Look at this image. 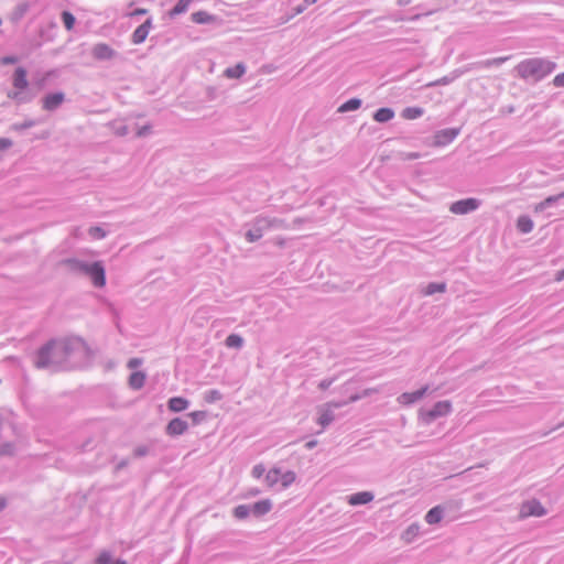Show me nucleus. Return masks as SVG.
Masks as SVG:
<instances>
[{
	"mask_svg": "<svg viewBox=\"0 0 564 564\" xmlns=\"http://www.w3.org/2000/svg\"><path fill=\"white\" fill-rule=\"evenodd\" d=\"M112 131L118 137H124L130 132L129 127L122 121L112 122Z\"/></svg>",
	"mask_w": 564,
	"mask_h": 564,
	"instance_id": "35",
	"label": "nucleus"
},
{
	"mask_svg": "<svg viewBox=\"0 0 564 564\" xmlns=\"http://www.w3.org/2000/svg\"><path fill=\"white\" fill-rule=\"evenodd\" d=\"M68 269L75 273L87 275L90 269L91 262L78 260V259H68L66 261Z\"/></svg>",
	"mask_w": 564,
	"mask_h": 564,
	"instance_id": "18",
	"label": "nucleus"
},
{
	"mask_svg": "<svg viewBox=\"0 0 564 564\" xmlns=\"http://www.w3.org/2000/svg\"><path fill=\"white\" fill-rule=\"evenodd\" d=\"M193 0H180L176 6L170 11L171 17L182 14L187 11Z\"/></svg>",
	"mask_w": 564,
	"mask_h": 564,
	"instance_id": "32",
	"label": "nucleus"
},
{
	"mask_svg": "<svg viewBox=\"0 0 564 564\" xmlns=\"http://www.w3.org/2000/svg\"><path fill=\"white\" fill-rule=\"evenodd\" d=\"M328 403H329V406H332L335 410V409H339V408H343V406L347 405L348 404V400L330 401Z\"/></svg>",
	"mask_w": 564,
	"mask_h": 564,
	"instance_id": "53",
	"label": "nucleus"
},
{
	"mask_svg": "<svg viewBox=\"0 0 564 564\" xmlns=\"http://www.w3.org/2000/svg\"><path fill=\"white\" fill-rule=\"evenodd\" d=\"M295 479L296 475L294 471H283L279 467H273L265 474L267 486L276 490H284L289 488Z\"/></svg>",
	"mask_w": 564,
	"mask_h": 564,
	"instance_id": "4",
	"label": "nucleus"
},
{
	"mask_svg": "<svg viewBox=\"0 0 564 564\" xmlns=\"http://www.w3.org/2000/svg\"><path fill=\"white\" fill-rule=\"evenodd\" d=\"M65 100V95L62 91L52 93L42 99V107L44 110L54 111L58 109Z\"/></svg>",
	"mask_w": 564,
	"mask_h": 564,
	"instance_id": "12",
	"label": "nucleus"
},
{
	"mask_svg": "<svg viewBox=\"0 0 564 564\" xmlns=\"http://www.w3.org/2000/svg\"><path fill=\"white\" fill-rule=\"evenodd\" d=\"M534 224L529 216H520L517 220V228L522 234H529L533 230Z\"/></svg>",
	"mask_w": 564,
	"mask_h": 564,
	"instance_id": "27",
	"label": "nucleus"
},
{
	"mask_svg": "<svg viewBox=\"0 0 564 564\" xmlns=\"http://www.w3.org/2000/svg\"><path fill=\"white\" fill-rule=\"evenodd\" d=\"M147 13V10L145 9H137L134 10L131 15H137V14H145Z\"/></svg>",
	"mask_w": 564,
	"mask_h": 564,
	"instance_id": "59",
	"label": "nucleus"
},
{
	"mask_svg": "<svg viewBox=\"0 0 564 564\" xmlns=\"http://www.w3.org/2000/svg\"><path fill=\"white\" fill-rule=\"evenodd\" d=\"M424 113V109L421 107H406L402 110V118L406 120H414L422 117Z\"/></svg>",
	"mask_w": 564,
	"mask_h": 564,
	"instance_id": "28",
	"label": "nucleus"
},
{
	"mask_svg": "<svg viewBox=\"0 0 564 564\" xmlns=\"http://www.w3.org/2000/svg\"><path fill=\"white\" fill-rule=\"evenodd\" d=\"M26 70L23 67H18L13 74V87L17 89L15 91L8 93V97L14 99L19 104H25L32 100V96H26L22 94L29 82L26 79Z\"/></svg>",
	"mask_w": 564,
	"mask_h": 564,
	"instance_id": "6",
	"label": "nucleus"
},
{
	"mask_svg": "<svg viewBox=\"0 0 564 564\" xmlns=\"http://www.w3.org/2000/svg\"><path fill=\"white\" fill-rule=\"evenodd\" d=\"M88 276L96 288H102L106 284V273L101 261H94L90 264Z\"/></svg>",
	"mask_w": 564,
	"mask_h": 564,
	"instance_id": "8",
	"label": "nucleus"
},
{
	"mask_svg": "<svg viewBox=\"0 0 564 564\" xmlns=\"http://www.w3.org/2000/svg\"><path fill=\"white\" fill-rule=\"evenodd\" d=\"M563 278H564V271H562V272H560V273H558V278H557V280H562Z\"/></svg>",
	"mask_w": 564,
	"mask_h": 564,
	"instance_id": "63",
	"label": "nucleus"
},
{
	"mask_svg": "<svg viewBox=\"0 0 564 564\" xmlns=\"http://www.w3.org/2000/svg\"><path fill=\"white\" fill-rule=\"evenodd\" d=\"M265 474V468L262 464L254 465L251 470L252 477L259 479Z\"/></svg>",
	"mask_w": 564,
	"mask_h": 564,
	"instance_id": "43",
	"label": "nucleus"
},
{
	"mask_svg": "<svg viewBox=\"0 0 564 564\" xmlns=\"http://www.w3.org/2000/svg\"><path fill=\"white\" fill-rule=\"evenodd\" d=\"M191 19L194 23L197 24H210L216 23L218 18L214 14H210L206 11H197L192 13Z\"/></svg>",
	"mask_w": 564,
	"mask_h": 564,
	"instance_id": "22",
	"label": "nucleus"
},
{
	"mask_svg": "<svg viewBox=\"0 0 564 564\" xmlns=\"http://www.w3.org/2000/svg\"><path fill=\"white\" fill-rule=\"evenodd\" d=\"M112 557L110 552L102 551L96 560V564H111Z\"/></svg>",
	"mask_w": 564,
	"mask_h": 564,
	"instance_id": "42",
	"label": "nucleus"
},
{
	"mask_svg": "<svg viewBox=\"0 0 564 564\" xmlns=\"http://www.w3.org/2000/svg\"><path fill=\"white\" fill-rule=\"evenodd\" d=\"M34 126H35V121L34 120H25L22 123L13 124L12 129H14V130H24V129L32 128Z\"/></svg>",
	"mask_w": 564,
	"mask_h": 564,
	"instance_id": "46",
	"label": "nucleus"
},
{
	"mask_svg": "<svg viewBox=\"0 0 564 564\" xmlns=\"http://www.w3.org/2000/svg\"><path fill=\"white\" fill-rule=\"evenodd\" d=\"M553 85H554L555 87H564V73L557 74V75L553 78Z\"/></svg>",
	"mask_w": 564,
	"mask_h": 564,
	"instance_id": "50",
	"label": "nucleus"
},
{
	"mask_svg": "<svg viewBox=\"0 0 564 564\" xmlns=\"http://www.w3.org/2000/svg\"><path fill=\"white\" fill-rule=\"evenodd\" d=\"M421 527L417 523L411 524L404 532L403 538L406 542H411L420 534Z\"/></svg>",
	"mask_w": 564,
	"mask_h": 564,
	"instance_id": "34",
	"label": "nucleus"
},
{
	"mask_svg": "<svg viewBox=\"0 0 564 564\" xmlns=\"http://www.w3.org/2000/svg\"><path fill=\"white\" fill-rule=\"evenodd\" d=\"M14 453V445L6 443L0 447V455H12Z\"/></svg>",
	"mask_w": 564,
	"mask_h": 564,
	"instance_id": "47",
	"label": "nucleus"
},
{
	"mask_svg": "<svg viewBox=\"0 0 564 564\" xmlns=\"http://www.w3.org/2000/svg\"><path fill=\"white\" fill-rule=\"evenodd\" d=\"M361 106V99L359 98H351L344 102L339 108L338 112H348L359 109Z\"/></svg>",
	"mask_w": 564,
	"mask_h": 564,
	"instance_id": "30",
	"label": "nucleus"
},
{
	"mask_svg": "<svg viewBox=\"0 0 564 564\" xmlns=\"http://www.w3.org/2000/svg\"><path fill=\"white\" fill-rule=\"evenodd\" d=\"M282 225L283 221L281 219L258 216L252 220L250 228L246 231V239L248 242H256L262 238L265 231L271 228H281Z\"/></svg>",
	"mask_w": 564,
	"mask_h": 564,
	"instance_id": "3",
	"label": "nucleus"
},
{
	"mask_svg": "<svg viewBox=\"0 0 564 564\" xmlns=\"http://www.w3.org/2000/svg\"><path fill=\"white\" fill-rule=\"evenodd\" d=\"M316 445H317V441H316V440H312V441H308V442L305 444V447H306L307 449H312V448H314Z\"/></svg>",
	"mask_w": 564,
	"mask_h": 564,
	"instance_id": "57",
	"label": "nucleus"
},
{
	"mask_svg": "<svg viewBox=\"0 0 564 564\" xmlns=\"http://www.w3.org/2000/svg\"><path fill=\"white\" fill-rule=\"evenodd\" d=\"M150 133H151V126L150 124H144L142 127H138L137 128L135 137H138V138L147 137Z\"/></svg>",
	"mask_w": 564,
	"mask_h": 564,
	"instance_id": "45",
	"label": "nucleus"
},
{
	"mask_svg": "<svg viewBox=\"0 0 564 564\" xmlns=\"http://www.w3.org/2000/svg\"><path fill=\"white\" fill-rule=\"evenodd\" d=\"M336 378L324 379L318 383V388L322 390H326L333 384Z\"/></svg>",
	"mask_w": 564,
	"mask_h": 564,
	"instance_id": "49",
	"label": "nucleus"
},
{
	"mask_svg": "<svg viewBox=\"0 0 564 564\" xmlns=\"http://www.w3.org/2000/svg\"><path fill=\"white\" fill-rule=\"evenodd\" d=\"M429 391V387L425 386L413 392H404L400 394L397 401L402 405H410L421 400Z\"/></svg>",
	"mask_w": 564,
	"mask_h": 564,
	"instance_id": "14",
	"label": "nucleus"
},
{
	"mask_svg": "<svg viewBox=\"0 0 564 564\" xmlns=\"http://www.w3.org/2000/svg\"><path fill=\"white\" fill-rule=\"evenodd\" d=\"M460 129L459 128H447L438 130L434 134V145L436 147H445L453 142L456 137L459 134Z\"/></svg>",
	"mask_w": 564,
	"mask_h": 564,
	"instance_id": "11",
	"label": "nucleus"
},
{
	"mask_svg": "<svg viewBox=\"0 0 564 564\" xmlns=\"http://www.w3.org/2000/svg\"><path fill=\"white\" fill-rule=\"evenodd\" d=\"M546 513L544 507L540 501L532 499L522 503L520 509V516L522 518L527 517H542Z\"/></svg>",
	"mask_w": 564,
	"mask_h": 564,
	"instance_id": "10",
	"label": "nucleus"
},
{
	"mask_svg": "<svg viewBox=\"0 0 564 564\" xmlns=\"http://www.w3.org/2000/svg\"><path fill=\"white\" fill-rule=\"evenodd\" d=\"M556 68V63L545 58H529L518 66V74L523 79L539 82L550 75Z\"/></svg>",
	"mask_w": 564,
	"mask_h": 564,
	"instance_id": "2",
	"label": "nucleus"
},
{
	"mask_svg": "<svg viewBox=\"0 0 564 564\" xmlns=\"http://www.w3.org/2000/svg\"><path fill=\"white\" fill-rule=\"evenodd\" d=\"M12 147V141L8 138H0V151L7 150Z\"/></svg>",
	"mask_w": 564,
	"mask_h": 564,
	"instance_id": "51",
	"label": "nucleus"
},
{
	"mask_svg": "<svg viewBox=\"0 0 564 564\" xmlns=\"http://www.w3.org/2000/svg\"><path fill=\"white\" fill-rule=\"evenodd\" d=\"M444 508H442L441 506H436L427 511V513L425 514V521L429 524H436L442 520Z\"/></svg>",
	"mask_w": 564,
	"mask_h": 564,
	"instance_id": "25",
	"label": "nucleus"
},
{
	"mask_svg": "<svg viewBox=\"0 0 564 564\" xmlns=\"http://www.w3.org/2000/svg\"><path fill=\"white\" fill-rule=\"evenodd\" d=\"M87 358V347L80 338L53 339L39 349L34 366L57 371L80 366Z\"/></svg>",
	"mask_w": 564,
	"mask_h": 564,
	"instance_id": "1",
	"label": "nucleus"
},
{
	"mask_svg": "<svg viewBox=\"0 0 564 564\" xmlns=\"http://www.w3.org/2000/svg\"><path fill=\"white\" fill-rule=\"evenodd\" d=\"M452 412V403L449 401H438L431 409H420L419 411V420L425 424L430 425L436 419L448 415Z\"/></svg>",
	"mask_w": 564,
	"mask_h": 564,
	"instance_id": "5",
	"label": "nucleus"
},
{
	"mask_svg": "<svg viewBox=\"0 0 564 564\" xmlns=\"http://www.w3.org/2000/svg\"><path fill=\"white\" fill-rule=\"evenodd\" d=\"M151 28H152L151 19L145 20L132 33V36H131L132 43L133 44H141V43H143L145 41V39H147Z\"/></svg>",
	"mask_w": 564,
	"mask_h": 564,
	"instance_id": "17",
	"label": "nucleus"
},
{
	"mask_svg": "<svg viewBox=\"0 0 564 564\" xmlns=\"http://www.w3.org/2000/svg\"><path fill=\"white\" fill-rule=\"evenodd\" d=\"M149 453V447L145 446V445H141V446H138L135 447L134 452H133V455L135 457H143L145 456L147 454Z\"/></svg>",
	"mask_w": 564,
	"mask_h": 564,
	"instance_id": "48",
	"label": "nucleus"
},
{
	"mask_svg": "<svg viewBox=\"0 0 564 564\" xmlns=\"http://www.w3.org/2000/svg\"><path fill=\"white\" fill-rule=\"evenodd\" d=\"M508 59V57H496V58H491V59H487V61H484L481 63H479V65L481 67H492V66H500L502 65Z\"/></svg>",
	"mask_w": 564,
	"mask_h": 564,
	"instance_id": "39",
	"label": "nucleus"
},
{
	"mask_svg": "<svg viewBox=\"0 0 564 564\" xmlns=\"http://www.w3.org/2000/svg\"><path fill=\"white\" fill-rule=\"evenodd\" d=\"M188 416L192 417L194 424H198L199 422H202L205 419L206 413L204 411H194V412H191L188 414Z\"/></svg>",
	"mask_w": 564,
	"mask_h": 564,
	"instance_id": "44",
	"label": "nucleus"
},
{
	"mask_svg": "<svg viewBox=\"0 0 564 564\" xmlns=\"http://www.w3.org/2000/svg\"><path fill=\"white\" fill-rule=\"evenodd\" d=\"M188 429V424L185 420L181 419V417H175L173 420H171L166 427H165V433L169 435V436H180V435H183Z\"/></svg>",
	"mask_w": 564,
	"mask_h": 564,
	"instance_id": "13",
	"label": "nucleus"
},
{
	"mask_svg": "<svg viewBox=\"0 0 564 564\" xmlns=\"http://www.w3.org/2000/svg\"><path fill=\"white\" fill-rule=\"evenodd\" d=\"M246 73V66L242 63H238L232 67H228L225 70L227 78H240Z\"/></svg>",
	"mask_w": 564,
	"mask_h": 564,
	"instance_id": "29",
	"label": "nucleus"
},
{
	"mask_svg": "<svg viewBox=\"0 0 564 564\" xmlns=\"http://www.w3.org/2000/svg\"><path fill=\"white\" fill-rule=\"evenodd\" d=\"M259 492H260V491L256 489V490H252L250 494H251V495H253V496H256V495H258Z\"/></svg>",
	"mask_w": 564,
	"mask_h": 564,
	"instance_id": "64",
	"label": "nucleus"
},
{
	"mask_svg": "<svg viewBox=\"0 0 564 564\" xmlns=\"http://www.w3.org/2000/svg\"><path fill=\"white\" fill-rule=\"evenodd\" d=\"M318 417L317 423L323 427H327L335 419L334 409L329 406V403H325L317 409Z\"/></svg>",
	"mask_w": 564,
	"mask_h": 564,
	"instance_id": "16",
	"label": "nucleus"
},
{
	"mask_svg": "<svg viewBox=\"0 0 564 564\" xmlns=\"http://www.w3.org/2000/svg\"><path fill=\"white\" fill-rule=\"evenodd\" d=\"M479 206H480L479 199L465 198V199L454 202L451 205L449 210L456 215H465V214H468V213H471V212L478 209Z\"/></svg>",
	"mask_w": 564,
	"mask_h": 564,
	"instance_id": "7",
	"label": "nucleus"
},
{
	"mask_svg": "<svg viewBox=\"0 0 564 564\" xmlns=\"http://www.w3.org/2000/svg\"><path fill=\"white\" fill-rule=\"evenodd\" d=\"M88 234L93 239H102L106 237V231L99 226L90 227Z\"/></svg>",
	"mask_w": 564,
	"mask_h": 564,
	"instance_id": "40",
	"label": "nucleus"
},
{
	"mask_svg": "<svg viewBox=\"0 0 564 564\" xmlns=\"http://www.w3.org/2000/svg\"><path fill=\"white\" fill-rule=\"evenodd\" d=\"M379 392V389L377 388H368V389H365L362 392H360V395H362V398H367L369 395H371L372 393H378Z\"/></svg>",
	"mask_w": 564,
	"mask_h": 564,
	"instance_id": "54",
	"label": "nucleus"
},
{
	"mask_svg": "<svg viewBox=\"0 0 564 564\" xmlns=\"http://www.w3.org/2000/svg\"><path fill=\"white\" fill-rule=\"evenodd\" d=\"M88 276L96 288H102L106 284V273L101 261H94L90 264Z\"/></svg>",
	"mask_w": 564,
	"mask_h": 564,
	"instance_id": "9",
	"label": "nucleus"
},
{
	"mask_svg": "<svg viewBox=\"0 0 564 564\" xmlns=\"http://www.w3.org/2000/svg\"><path fill=\"white\" fill-rule=\"evenodd\" d=\"M62 21H63L65 28L68 31H70L74 28L76 20H75V17L70 12L64 11L62 13Z\"/></svg>",
	"mask_w": 564,
	"mask_h": 564,
	"instance_id": "38",
	"label": "nucleus"
},
{
	"mask_svg": "<svg viewBox=\"0 0 564 564\" xmlns=\"http://www.w3.org/2000/svg\"><path fill=\"white\" fill-rule=\"evenodd\" d=\"M251 513V507L247 505L237 506L234 509V516L238 519H245Z\"/></svg>",
	"mask_w": 564,
	"mask_h": 564,
	"instance_id": "36",
	"label": "nucleus"
},
{
	"mask_svg": "<svg viewBox=\"0 0 564 564\" xmlns=\"http://www.w3.org/2000/svg\"><path fill=\"white\" fill-rule=\"evenodd\" d=\"M226 346L229 348L240 349L243 346V338L238 334H230L226 338Z\"/></svg>",
	"mask_w": 564,
	"mask_h": 564,
	"instance_id": "31",
	"label": "nucleus"
},
{
	"mask_svg": "<svg viewBox=\"0 0 564 564\" xmlns=\"http://www.w3.org/2000/svg\"><path fill=\"white\" fill-rule=\"evenodd\" d=\"M141 365H142V359H140V358H132L128 361V368H130V369H135Z\"/></svg>",
	"mask_w": 564,
	"mask_h": 564,
	"instance_id": "52",
	"label": "nucleus"
},
{
	"mask_svg": "<svg viewBox=\"0 0 564 564\" xmlns=\"http://www.w3.org/2000/svg\"><path fill=\"white\" fill-rule=\"evenodd\" d=\"M250 507H251V513L259 517V516H263V514L268 513L272 508V503L270 500L265 499V500L257 501Z\"/></svg>",
	"mask_w": 564,
	"mask_h": 564,
	"instance_id": "24",
	"label": "nucleus"
},
{
	"mask_svg": "<svg viewBox=\"0 0 564 564\" xmlns=\"http://www.w3.org/2000/svg\"><path fill=\"white\" fill-rule=\"evenodd\" d=\"M15 57H12V56H7L2 59L3 64H13L15 63Z\"/></svg>",
	"mask_w": 564,
	"mask_h": 564,
	"instance_id": "58",
	"label": "nucleus"
},
{
	"mask_svg": "<svg viewBox=\"0 0 564 564\" xmlns=\"http://www.w3.org/2000/svg\"><path fill=\"white\" fill-rule=\"evenodd\" d=\"M360 399H362V395H360V393H355L349 397L348 403L357 402Z\"/></svg>",
	"mask_w": 564,
	"mask_h": 564,
	"instance_id": "56",
	"label": "nucleus"
},
{
	"mask_svg": "<svg viewBox=\"0 0 564 564\" xmlns=\"http://www.w3.org/2000/svg\"><path fill=\"white\" fill-rule=\"evenodd\" d=\"M26 9H28L26 4L19 6L17 9L18 10L17 17L18 18L22 17L25 13Z\"/></svg>",
	"mask_w": 564,
	"mask_h": 564,
	"instance_id": "55",
	"label": "nucleus"
},
{
	"mask_svg": "<svg viewBox=\"0 0 564 564\" xmlns=\"http://www.w3.org/2000/svg\"><path fill=\"white\" fill-rule=\"evenodd\" d=\"M204 399L208 403H214V402L221 400L223 394L220 393V391L213 389V390H208L205 392Z\"/></svg>",
	"mask_w": 564,
	"mask_h": 564,
	"instance_id": "37",
	"label": "nucleus"
},
{
	"mask_svg": "<svg viewBox=\"0 0 564 564\" xmlns=\"http://www.w3.org/2000/svg\"><path fill=\"white\" fill-rule=\"evenodd\" d=\"M147 376L142 371H134L129 377V386L133 390H140L145 383Z\"/></svg>",
	"mask_w": 564,
	"mask_h": 564,
	"instance_id": "23",
	"label": "nucleus"
},
{
	"mask_svg": "<svg viewBox=\"0 0 564 564\" xmlns=\"http://www.w3.org/2000/svg\"><path fill=\"white\" fill-rule=\"evenodd\" d=\"M317 0H304L301 4L294 8L292 17L304 12L310 6L316 3Z\"/></svg>",
	"mask_w": 564,
	"mask_h": 564,
	"instance_id": "41",
	"label": "nucleus"
},
{
	"mask_svg": "<svg viewBox=\"0 0 564 564\" xmlns=\"http://www.w3.org/2000/svg\"><path fill=\"white\" fill-rule=\"evenodd\" d=\"M394 118V111L391 108H380L373 113V120L377 122H388Z\"/></svg>",
	"mask_w": 564,
	"mask_h": 564,
	"instance_id": "26",
	"label": "nucleus"
},
{
	"mask_svg": "<svg viewBox=\"0 0 564 564\" xmlns=\"http://www.w3.org/2000/svg\"><path fill=\"white\" fill-rule=\"evenodd\" d=\"M111 564H127V562L123 560H116V561H112Z\"/></svg>",
	"mask_w": 564,
	"mask_h": 564,
	"instance_id": "62",
	"label": "nucleus"
},
{
	"mask_svg": "<svg viewBox=\"0 0 564 564\" xmlns=\"http://www.w3.org/2000/svg\"><path fill=\"white\" fill-rule=\"evenodd\" d=\"M91 54H93L94 58H96V59L109 61V59L113 58L117 53L108 44L98 43L93 47Z\"/></svg>",
	"mask_w": 564,
	"mask_h": 564,
	"instance_id": "15",
	"label": "nucleus"
},
{
	"mask_svg": "<svg viewBox=\"0 0 564 564\" xmlns=\"http://www.w3.org/2000/svg\"><path fill=\"white\" fill-rule=\"evenodd\" d=\"M561 198H564V192L546 197L544 200L536 204L533 210L534 213H543L545 209L554 206Z\"/></svg>",
	"mask_w": 564,
	"mask_h": 564,
	"instance_id": "21",
	"label": "nucleus"
},
{
	"mask_svg": "<svg viewBox=\"0 0 564 564\" xmlns=\"http://www.w3.org/2000/svg\"><path fill=\"white\" fill-rule=\"evenodd\" d=\"M375 496L370 491H360L348 497V503L351 506L366 505L373 500Z\"/></svg>",
	"mask_w": 564,
	"mask_h": 564,
	"instance_id": "19",
	"label": "nucleus"
},
{
	"mask_svg": "<svg viewBox=\"0 0 564 564\" xmlns=\"http://www.w3.org/2000/svg\"><path fill=\"white\" fill-rule=\"evenodd\" d=\"M7 500L4 498H0V512L6 508Z\"/></svg>",
	"mask_w": 564,
	"mask_h": 564,
	"instance_id": "60",
	"label": "nucleus"
},
{
	"mask_svg": "<svg viewBox=\"0 0 564 564\" xmlns=\"http://www.w3.org/2000/svg\"><path fill=\"white\" fill-rule=\"evenodd\" d=\"M189 406V401L183 397H173L167 401V408L171 412H182Z\"/></svg>",
	"mask_w": 564,
	"mask_h": 564,
	"instance_id": "20",
	"label": "nucleus"
},
{
	"mask_svg": "<svg viewBox=\"0 0 564 564\" xmlns=\"http://www.w3.org/2000/svg\"><path fill=\"white\" fill-rule=\"evenodd\" d=\"M446 290V284L445 283H436V282H432V283H429L424 290V294L425 295H433L435 293H443L445 292Z\"/></svg>",
	"mask_w": 564,
	"mask_h": 564,
	"instance_id": "33",
	"label": "nucleus"
},
{
	"mask_svg": "<svg viewBox=\"0 0 564 564\" xmlns=\"http://www.w3.org/2000/svg\"><path fill=\"white\" fill-rule=\"evenodd\" d=\"M412 0H398L399 6H408L411 3Z\"/></svg>",
	"mask_w": 564,
	"mask_h": 564,
	"instance_id": "61",
	"label": "nucleus"
}]
</instances>
